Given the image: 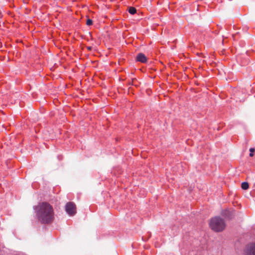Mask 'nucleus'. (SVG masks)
Instances as JSON below:
<instances>
[{
	"label": "nucleus",
	"mask_w": 255,
	"mask_h": 255,
	"mask_svg": "<svg viewBox=\"0 0 255 255\" xmlns=\"http://www.w3.org/2000/svg\"><path fill=\"white\" fill-rule=\"evenodd\" d=\"M87 49H88V50H91V49H92V47H87Z\"/></svg>",
	"instance_id": "nucleus-10"
},
{
	"label": "nucleus",
	"mask_w": 255,
	"mask_h": 255,
	"mask_svg": "<svg viewBox=\"0 0 255 255\" xmlns=\"http://www.w3.org/2000/svg\"><path fill=\"white\" fill-rule=\"evenodd\" d=\"M93 21L91 19H88L86 21V24L87 25H91L92 24Z\"/></svg>",
	"instance_id": "nucleus-9"
},
{
	"label": "nucleus",
	"mask_w": 255,
	"mask_h": 255,
	"mask_svg": "<svg viewBox=\"0 0 255 255\" xmlns=\"http://www.w3.org/2000/svg\"><path fill=\"white\" fill-rule=\"evenodd\" d=\"M128 12L131 14H134L136 13V9L135 7H130L128 8Z\"/></svg>",
	"instance_id": "nucleus-6"
},
{
	"label": "nucleus",
	"mask_w": 255,
	"mask_h": 255,
	"mask_svg": "<svg viewBox=\"0 0 255 255\" xmlns=\"http://www.w3.org/2000/svg\"><path fill=\"white\" fill-rule=\"evenodd\" d=\"M136 61L141 63H146L148 62L145 55L142 53H138L136 57Z\"/></svg>",
	"instance_id": "nucleus-5"
},
{
	"label": "nucleus",
	"mask_w": 255,
	"mask_h": 255,
	"mask_svg": "<svg viewBox=\"0 0 255 255\" xmlns=\"http://www.w3.org/2000/svg\"><path fill=\"white\" fill-rule=\"evenodd\" d=\"M38 220L42 224L51 223L54 219V212L52 205L47 202L39 204L35 208Z\"/></svg>",
	"instance_id": "nucleus-1"
},
{
	"label": "nucleus",
	"mask_w": 255,
	"mask_h": 255,
	"mask_svg": "<svg viewBox=\"0 0 255 255\" xmlns=\"http://www.w3.org/2000/svg\"><path fill=\"white\" fill-rule=\"evenodd\" d=\"M50 69L51 70H52V67H50Z\"/></svg>",
	"instance_id": "nucleus-12"
},
{
	"label": "nucleus",
	"mask_w": 255,
	"mask_h": 255,
	"mask_svg": "<svg viewBox=\"0 0 255 255\" xmlns=\"http://www.w3.org/2000/svg\"><path fill=\"white\" fill-rule=\"evenodd\" d=\"M255 149L254 148H251L250 149V156L251 157L253 156V155H254V152H255Z\"/></svg>",
	"instance_id": "nucleus-8"
},
{
	"label": "nucleus",
	"mask_w": 255,
	"mask_h": 255,
	"mask_svg": "<svg viewBox=\"0 0 255 255\" xmlns=\"http://www.w3.org/2000/svg\"><path fill=\"white\" fill-rule=\"evenodd\" d=\"M246 255H255V243L250 244L246 249Z\"/></svg>",
	"instance_id": "nucleus-4"
},
{
	"label": "nucleus",
	"mask_w": 255,
	"mask_h": 255,
	"mask_svg": "<svg viewBox=\"0 0 255 255\" xmlns=\"http://www.w3.org/2000/svg\"><path fill=\"white\" fill-rule=\"evenodd\" d=\"M211 228L215 232L222 231L226 227L224 221L221 218L215 217L210 222Z\"/></svg>",
	"instance_id": "nucleus-2"
},
{
	"label": "nucleus",
	"mask_w": 255,
	"mask_h": 255,
	"mask_svg": "<svg viewBox=\"0 0 255 255\" xmlns=\"http://www.w3.org/2000/svg\"><path fill=\"white\" fill-rule=\"evenodd\" d=\"M202 62H206V61H205V60H204L202 61Z\"/></svg>",
	"instance_id": "nucleus-11"
},
{
	"label": "nucleus",
	"mask_w": 255,
	"mask_h": 255,
	"mask_svg": "<svg viewBox=\"0 0 255 255\" xmlns=\"http://www.w3.org/2000/svg\"><path fill=\"white\" fill-rule=\"evenodd\" d=\"M242 188L244 190H247L249 188V184L248 182H244L242 183Z\"/></svg>",
	"instance_id": "nucleus-7"
},
{
	"label": "nucleus",
	"mask_w": 255,
	"mask_h": 255,
	"mask_svg": "<svg viewBox=\"0 0 255 255\" xmlns=\"http://www.w3.org/2000/svg\"><path fill=\"white\" fill-rule=\"evenodd\" d=\"M65 210L68 214L73 216L76 213V205L74 203L69 202L66 204Z\"/></svg>",
	"instance_id": "nucleus-3"
}]
</instances>
